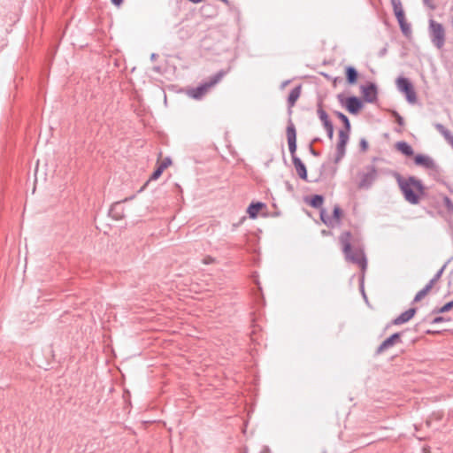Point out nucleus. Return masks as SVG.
<instances>
[{
	"label": "nucleus",
	"mask_w": 453,
	"mask_h": 453,
	"mask_svg": "<svg viewBox=\"0 0 453 453\" xmlns=\"http://www.w3.org/2000/svg\"><path fill=\"white\" fill-rule=\"evenodd\" d=\"M339 242L345 259L357 265L365 272L367 267V259L359 234L343 231L339 236Z\"/></svg>",
	"instance_id": "1"
},
{
	"label": "nucleus",
	"mask_w": 453,
	"mask_h": 453,
	"mask_svg": "<svg viewBox=\"0 0 453 453\" xmlns=\"http://www.w3.org/2000/svg\"><path fill=\"white\" fill-rule=\"evenodd\" d=\"M397 183L404 199L409 203H419L420 197L425 194V187L420 180L414 176L403 179L398 175Z\"/></svg>",
	"instance_id": "2"
},
{
	"label": "nucleus",
	"mask_w": 453,
	"mask_h": 453,
	"mask_svg": "<svg viewBox=\"0 0 453 453\" xmlns=\"http://www.w3.org/2000/svg\"><path fill=\"white\" fill-rule=\"evenodd\" d=\"M229 71L230 68L219 71L214 75L209 77V79L204 83L196 88H193L189 95L196 99L201 98L208 92L211 88L219 83L222 78L228 73Z\"/></svg>",
	"instance_id": "3"
},
{
	"label": "nucleus",
	"mask_w": 453,
	"mask_h": 453,
	"mask_svg": "<svg viewBox=\"0 0 453 453\" xmlns=\"http://www.w3.org/2000/svg\"><path fill=\"white\" fill-rule=\"evenodd\" d=\"M357 176L359 178L357 188L369 189L378 177V169L374 165H368L357 173Z\"/></svg>",
	"instance_id": "4"
},
{
	"label": "nucleus",
	"mask_w": 453,
	"mask_h": 453,
	"mask_svg": "<svg viewBox=\"0 0 453 453\" xmlns=\"http://www.w3.org/2000/svg\"><path fill=\"white\" fill-rule=\"evenodd\" d=\"M429 35L433 44L441 50L445 43V29L443 26L434 20H429Z\"/></svg>",
	"instance_id": "5"
},
{
	"label": "nucleus",
	"mask_w": 453,
	"mask_h": 453,
	"mask_svg": "<svg viewBox=\"0 0 453 453\" xmlns=\"http://www.w3.org/2000/svg\"><path fill=\"white\" fill-rule=\"evenodd\" d=\"M396 87L398 90L405 95L406 100L411 104L417 102V94L412 83L405 77H399L396 80Z\"/></svg>",
	"instance_id": "6"
},
{
	"label": "nucleus",
	"mask_w": 453,
	"mask_h": 453,
	"mask_svg": "<svg viewBox=\"0 0 453 453\" xmlns=\"http://www.w3.org/2000/svg\"><path fill=\"white\" fill-rule=\"evenodd\" d=\"M342 211L338 204L334 207L333 216H329L325 209L320 210V219L327 226L334 227L340 225Z\"/></svg>",
	"instance_id": "7"
},
{
	"label": "nucleus",
	"mask_w": 453,
	"mask_h": 453,
	"mask_svg": "<svg viewBox=\"0 0 453 453\" xmlns=\"http://www.w3.org/2000/svg\"><path fill=\"white\" fill-rule=\"evenodd\" d=\"M445 265H443L436 273L435 275L429 280V282L421 289L419 290L415 297L413 302L418 303L421 301L433 288L434 284L441 279L443 271H444Z\"/></svg>",
	"instance_id": "8"
},
{
	"label": "nucleus",
	"mask_w": 453,
	"mask_h": 453,
	"mask_svg": "<svg viewBox=\"0 0 453 453\" xmlns=\"http://www.w3.org/2000/svg\"><path fill=\"white\" fill-rule=\"evenodd\" d=\"M286 134L288 138V150L293 159L294 157H296V130L291 119L288 120Z\"/></svg>",
	"instance_id": "9"
},
{
	"label": "nucleus",
	"mask_w": 453,
	"mask_h": 453,
	"mask_svg": "<svg viewBox=\"0 0 453 453\" xmlns=\"http://www.w3.org/2000/svg\"><path fill=\"white\" fill-rule=\"evenodd\" d=\"M349 131L340 130L339 141L336 146V156L334 162L338 163L345 155L346 145L349 141Z\"/></svg>",
	"instance_id": "10"
},
{
	"label": "nucleus",
	"mask_w": 453,
	"mask_h": 453,
	"mask_svg": "<svg viewBox=\"0 0 453 453\" xmlns=\"http://www.w3.org/2000/svg\"><path fill=\"white\" fill-rule=\"evenodd\" d=\"M414 162L416 165H421L427 170L438 171L437 164L428 156L418 154L414 157Z\"/></svg>",
	"instance_id": "11"
},
{
	"label": "nucleus",
	"mask_w": 453,
	"mask_h": 453,
	"mask_svg": "<svg viewBox=\"0 0 453 453\" xmlns=\"http://www.w3.org/2000/svg\"><path fill=\"white\" fill-rule=\"evenodd\" d=\"M396 342H401V333H395L385 341H383L376 350V354H381L387 349L392 348Z\"/></svg>",
	"instance_id": "12"
},
{
	"label": "nucleus",
	"mask_w": 453,
	"mask_h": 453,
	"mask_svg": "<svg viewBox=\"0 0 453 453\" xmlns=\"http://www.w3.org/2000/svg\"><path fill=\"white\" fill-rule=\"evenodd\" d=\"M362 94L365 102L373 103L377 101L378 92L375 84L369 83L366 86L362 87Z\"/></svg>",
	"instance_id": "13"
},
{
	"label": "nucleus",
	"mask_w": 453,
	"mask_h": 453,
	"mask_svg": "<svg viewBox=\"0 0 453 453\" xmlns=\"http://www.w3.org/2000/svg\"><path fill=\"white\" fill-rule=\"evenodd\" d=\"M416 311H417L416 308L408 309L404 312L401 313L398 317H396L392 321V324L398 326V325H402V324L408 322L409 320H411L413 318Z\"/></svg>",
	"instance_id": "14"
},
{
	"label": "nucleus",
	"mask_w": 453,
	"mask_h": 453,
	"mask_svg": "<svg viewBox=\"0 0 453 453\" xmlns=\"http://www.w3.org/2000/svg\"><path fill=\"white\" fill-rule=\"evenodd\" d=\"M362 101L357 96H350L347 100L346 107L351 114H357L362 108Z\"/></svg>",
	"instance_id": "15"
},
{
	"label": "nucleus",
	"mask_w": 453,
	"mask_h": 453,
	"mask_svg": "<svg viewBox=\"0 0 453 453\" xmlns=\"http://www.w3.org/2000/svg\"><path fill=\"white\" fill-rule=\"evenodd\" d=\"M293 165L296 168V171L298 174V176L306 180H307V170L304 165V164L302 162V160L298 157H294L292 159Z\"/></svg>",
	"instance_id": "16"
},
{
	"label": "nucleus",
	"mask_w": 453,
	"mask_h": 453,
	"mask_svg": "<svg viewBox=\"0 0 453 453\" xmlns=\"http://www.w3.org/2000/svg\"><path fill=\"white\" fill-rule=\"evenodd\" d=\"M391 4L393 6L394 13L396 17L398 23H403L404 12L402 6V3L400 0H391Z\"/></svg>",
	"instance_id": "17"
},
{
	"label": "nucleus",
	"mask_w": 453,
	"mask_h": 453,
	"mask_svg": "<svg viewBox=\"0 0 453 453\" xmlns=\"http://www.w3.org/2000/svg\"><path fill=\"white\" fill-rule=\"evenodd\" d=\"M301 90H302L301 85H298V86L295 87L293 89H291V91L288 95V105L289 109L292 108L296 104V101L300 97Z\"/></svg>",
	"instance_id": "18"
},
{
	"label": "nucleus",
	"mask_w": 453,
	"mask_h": 453,
	"mask_svg": "<svg viewBox=\"0 0 453 453\" xmlns=\"http://www.w3.org/2000/svg\"><path fill=\"white\" fill-rule=\"evenodd\" d=\"M265 207V204L261 202L251 203L248 207L247 212L250 219H256L260 209Z\"/></svg>",
	"instance_id": "19"
},
{
	"label": "nucleus",
	"mask_w": 453,
	"mask_h": 453,
	"mask_svg": "<svg viewBox=\"0 0 453 453\" xmlns=\"http://www.w3.org/2000/svg\"><path fill=\"white\" fill-rule=\"evenodd\" d=\"M396 149L405 156H412L414 154L412 147L406 142H398L395 144Z\"/></svg>",
	"instance_id": "20"
},
{
	"label": "nucleus",
	"mask_w": 453,
	"mask_h": 453,
	"mask_svg": "<svg viewBox=\"0 0 453 453\" xmlns=\"http://www.w3.org/2000/svg\"><path fill=\"white\" fill-rule=\"evenodd\" d=\"M346 80L349 84H355L357 82L358 73L355 67L348 66L346 68Z\"/></svg>",
	"instance_id": "21"
},
{
	"label": "nucleus",
	"mask_w": 453,
	"mask_h": 453,
	"mask_svg": "<svg viewBox=\"0 0 453 453\" xmlns=\"http://www.w3.org/2000/svg\"><path fill=\"white\" fill-rule=\"evenodd\" d=\"M317 112H318V116L319 118V119L321 120L324 127H326V126H329L331 124H333L331 122V120L329 119V117H328V114L326 113V111L322 108L321 105H319L318 107V110H317Z\"/></svg>",
	"instance_id": "22"
},
{
	"label": "nucleus",
	"mask_w": 453,
	"mask_h": 453,
	"mask_svg": "<svg viewBox=\"0 0 453 453\" xmlns=\"http://www.w3.org/2000/svg\"><path fill=\"white\" fill-rule=\"evenodd\" d=\"M323 202H324V197L321 195H314L311 197L309 203L313 208H320L323 204Z\"/></svg>",
	"instance_id": "23"
},
{
	"label": "nucleus",
	"mask_w": 453,
	"mask_h": 453,
	"mask_svg": "<svg viewBox=\"0 0 453 453\" xmlns=\"http://www.w3.org/2000/svg\"><path fill=\"white\" fill-rule=\"evenodd\" d=\"M335 115L342 121L344 125V131H350V122L348 117L341 111H335Z\"/></svg>",
	"instance_id": "24"
},
{
	"label": "nucleus",
	"mask_w": 453,
	"mask_h": 453,
	"mask_svg": "<svg viewBox=\"0 0 453 453\" xmlns=\"http://www.w3.org/2000/svg\"><path fill=\"white\" fill-rule=\"evenodd\" d=\"M442 202L447 211L450 214H453V201L449 196H445L442 198Z\"/></svg>",
	"instance_id": "25"
},
{
	"label": "nucleus",
	"mask_w": 453,
	"mask_h": 453,
	"mask_svg": "<svg viewBox=\"0 0 453 453\" xmlns=\"http://www.w3.org/2000/svg\"><path fill=\"white\" fill-rule=\"evenodd\" d=\"M453 308V301L448 302L443 306L438 309H434L433 313H443L450 311Z\"/></svg>",
	"instance_id": "26"
},
{
	"label": "nucleus",
	"mask_w": 453,
	"mask_h": 453,
	"mask_svg": "<svg viewBox=\"0 0 453 453\" xmlns=\"http://www.w3.org/2000/svg\"><path fill=\"white\" fill-rule=\"evenodd\" d=\"M163 172H164V170L158 165L157 167V169L153 172L151 176L150 177L149 180H157L160 177V175L162 174Z\"/></svg>",
	"instance_id": "27"
},
{
	"label": "nucleus",
	"mask_w": 453,
	"mask_h": 453,
	"mask_svg": "<svg viewBox=\"0 0 453 453\" xmlns=\"http://www.w3.org/2000/svg\"><path fill=\"white\" fill-rule=\"evenodd\" d=\"M120 206V202L115 203L110 211V213L113 215L116 219H121L123 217L122 213L114 214L115 211Z\"/></svg>",
	"instance_id": "28"
},
{
	"label": "nucleus",
	"mask_w": 453,
	"mask_h": 453,
	"mask_svg": "<svg viewBox=\"0 0 453 453\" xmlns=\"http://www.w3.org/2000/svg\"><path fill=\"white\" fill-rule=\"evenodd\" d=\"M172 160L170 157H165L158 165L165 171L169 165H171Z\"/></svg>",
	"instance_id": "29"
},
{
	"label": "nucleus",
	"mask_w": 453,
	"mask_h": 453,
	"mask_svg": "<svg viewBox=\"0 0 453 453\" xmlns=\"http://www.w3.org/2000/svg\"><path fill=\"white\" fill-rule=\"evenodd\" d=\"M423 4L431 11H434L436 9L434 0H423Z\"/></svg>",
	"instance_id": "30"
},
{
	"label": "nucleus",
	"mask_w": 453,
	"mask_h": 453,
	"mask_svg": "<svg viewBox=\"0 0 453 453\" xmlns=\"http://www.w3.org/2000/svg\"><path fill=\"white\" fill-rule=\"evenodd\" d=\"M325 129H326V133H327V136H328V138H329L330 140H332V139H333V136H334V125H333V124H331V125H329V126H326V127H325Z\"/></svg>",
	"instance_id": "31"
},
{
	"label": "nucleus",
	"mask_w": 453,
	"mask_h": 453,
	"mask_svg": "<svg viewBox=\"0 0 453 453\" xmlns=\"http://www.w3.org/2000/svg\"><path fill=\"white\" fill-rule=\"evenodd\" d=\"M359 146H360L361 151L365 152L367 150L368 143L365 138L360 140Z\"/></svg>",
	"instance_id": "32"
},
{
	"label": "nucleus",
	"mask_w": 453,
	"mask_h": 453,
	"mask_svg": "<svg viewBox=\"0 0 453 453\" xmlns=\"http://www.w3.org/2000/svg\"><path fill=\"white\" fill-rule=\"evenodd\" d=\"M395 119L398 125L403 126L404 125V119L403 118L398 114L397 112H395Z\"/></svg>",
	"instance_id": "33"
},
{
	"label": "nucleus",
	"mask_w": 453,
	"mask_h": 453,
	"mask_svg": "<svg viewBox=\"0 0 453 453\" xmlns=\"http://www.w3.org/2000/svg\"><path fill=\"white\" fill-rule=\"evenodd\" d=\"M446 321V319L444 317H441V316H438V317H435L433 320H432V324H439V323H441V322H444Z\"/></svg>",
	"instance_id": "34"
},
{
	"label": "nucleus",
	"mask_w": 453,
	"mask_h": 453,
	"mask_svg": "<svg viewBox=\"0 0 453 453\" xmlns=\"http://www.w3.org/2000/svg\"><path fill=\"white\" fill-rule=\"evenodd\" d=\"M399 25H400V27H401V29H402V31H403V33H406V31H408V30H409V27L407 26V24H406V22H405V18H404V17H403V23H399Z\"/></svg>",
	"instance_id": "35"
},
{
	"label": "nucleus",
	"mask_w": 453,
	"mask_h": 453,
	"mask_svg": "<svg viewBox=\"0 0 453 453\" xmlns=\"http://www.w3.org/2000/svg\"><path fill=\"white\" fill-rule=\"evenodd\" d=\"M214 261V259L211 257H208L204 259V264H210V263H212Z\"/></svg>",
	"instance_id": "36"
},
{
	"label": "nucleus",
	"mask_w": 453,
	"mask_h": 453,
	"mask_svg": "<svg viewBox=\"0 0 453 453\" xmlns=\"http://www.w3.org/2000/svg\"><path fill=\"white\" fill-rule=\"evenodd\" d=\"M111 2H112L115 5L119 6V5L122 4L123 0H111Z\"/></svg>",
	"instance_id": "37"
},
{
	"label": "nucleus",
	"mask_w": 453,
	"mask_h": 453,
	"mask_svg": "<svg viewBox=\"0 0 453 453\" xmlns=\"http://www.w3.org/2000/svg\"><path fill=\"white\" fill-rule=\"evenodd\" d=\"M311 153L314 156H319V153L311 146L310 147Z\"/></svg>",
	"instance_id": "38"
},
{
	"label": "nucleus",
	"mask_w": 453,
	"mask_h": 453,
	"mask_svg": "<svg viewBox=\"0 0 453 453\" xmlns=\"http://www.w3.org/2000/svg\"><path fill=\"white\" fill-rule=\"evenodd\" d=\"M189 1L194 4H199V3L203 2V0H189Z\"/></svg>",
	"instance_id": "39"
},
{
	"label": "nucleus",
	"mask_w": 453,
	"mask_h": 453,
	"mask_svg": "<svg viewBox=\"0 0 453 453\" xmlns=\"http://www.w3.org/2000/svg\"><path fill=\"white\" fill-rule=\"evenodd\" d=\"M424 453H431L429 449L424 448L423 449Z\"/></svg>",
	"instance_id": "40"
},
{
	"label": "nucleus",
	"mask_w": 453,
	"mask_h": 453,
	"mask_svg": "<svg viewBox=\"0 0 453 453\" xmlns=\"http://www.w3.org/2000/svg\"><path fill=\"white\" fill-rule=\"evenodd\" d=\"M323 453H326V452L325 451V452H323Z\"/></svg>",
	"instance_id": "41"
}]
</instances>
